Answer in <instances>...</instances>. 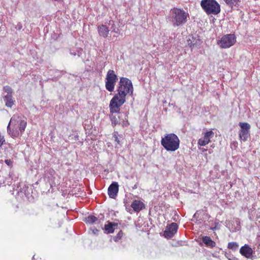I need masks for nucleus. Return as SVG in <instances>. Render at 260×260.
Returning <instances> with one entry per match:
<instances>
[{
    "label": "nucleus",
    "mask_w": 260,
    "mask_h": 260,
    "mask_svg": "<svg viewBox=\"0 0 260 260\" xmlns=\"http://www.w3.org/2000/svg\"><path fill=\"white\" fill-rule=\"evenodd\" d=\"M117 91L110 102L109 108L111 113H119L120 107L126 101V96L133 94L134 88L132 81L126 77H120L117 86Z\"/></svg>",
    "instance_id": "obj_1"
},
{
    "label": "nucleus",
    "mask_w": 260,
    "mask_h": 260,
    "mask_svg": "<svg viewBox=\"0 0 260 260\" xmlns=\"http://www.w3.org/2000/svg\"><path fill=\"white\" fill-rule=\"evenodd\" d=\"M189 17L188 13L183 9L174 8L170 11L169 15L167 19H170L174 27L184 24Z\"/></svg>",
    "instance_id": "obj_2"
},
{
    "label": "nucleus",
    "mask_w": 260,
    "mask_h": 260,
    "mask_svg": "<svg viewBox=\"0 0 260 260\" xmlns=\"http://www.w3.org/2000/svg\"><path fill=\"white\" fill-rule=\"evenodd\" d=\"M180 140L175 134H167L164 137V148L167 151H175L179 148Z\"/></svg>",
    "instance_id": "obj_3"
},
{
    "label": "nucleus",
    "mask_w": 260,
    "mask_h": 260,
    "mask_svg": "<svg viewBox=\"0 0 260 260\" xmlns=\"http://www.w3.org/2000/svg\"><path fill=\"white\" fill-rule=\"evenodd\" d=\"M201 6L208 15H217L220 12V7L215 0H202Z\"/></svg>",
    "instance_id": "obj_4"
},
{
    "label": "nucleus",
    "mask_w": 260,
    "mask_h": 260,
    "mask_svg": "<svg viewBox=\"0 0 260 260\" xmlns=\"http://www.w3.org/2000/svg\"><path fill=\"white\" fill-rule=\"evenodd\" d=\"M118 77L114 71L109 70L106 75L105 87L109 92H112L114 90L116 83L118 81Z\"/></svg>",
    "instance_id": "obj_5"
},
{
    "label": "nucleus",
    "mask_w": 260,
    "mask_h": 260,
    "mask_svg": "<svg viewBox=\"0 0 260 260\" xmlns=\"http://www.w3.org/2000/svg\"><path fill=\"white\" fill-rule=\"evenodd\" d=\"M236 41L234 34H228L222 37L217 42V44L222 48H228L233 46Z\"/></svg>",
    "instance_id": "obj_6"
},
{
    "label": "nucleus",
    "mask_w": 260,
    "mask_h": 260,
    "mask_svg": "<svg viewBox=\"0 0 260 260\" xmlns=\"http://www.w3.org/2000/svg\"><path fill=\"white\" fill-rule=\"evenodd\" d=\"M240 129L239 132V137L240 140L245 142L250 137V125L247 122H240L239 123Z\"/></svg>",
    "instance_id": "obj_7"
},
{
    "label": "nucleus",
    "mask_w": 260,
    "mask_h": 260,
    "mask_svg": "<svg viewBox=\"0 0 260 260\" xmlns=\"http://www.w3.org/2000/svg\"><path fill=\"white\" fill-rule=\"evenodd\" d=\"M178 229V225L177 223L172 222L168 224L164 231V237L167 239L172 238L177 233Z\"/></svg>",
    "instance_id": "obj_8"
},
{
    "label": "nucleus",
    "mask_w": 260,
    "mask_h": 260,
    "mask_svg": "<svg viewBox=\"0 0 260 260\" xmlns=\"http://www.w3.org/2000/svg\"><path fill=\"white\" fill-rule=\"evenodd\" d=\"M202 43V41L198 36L196 37L189 36L187 40V45L191 48V50L194 48H199Z\"/></svg>",
    "instance_id": "obj_9"
},
{
    "label": "nucleus",
    "mask_w": 260,
    "mask_h": 260,
    "mask_svg": "<svg viewBox=\"0 0 260 260\" xmlns=\"http://www.w3.org/2000/svg\"><path fill=\"white\" fill-rule=\"evenodd\" d=\"M214 133L212 131H209L204 133V137L199 139L198 144L200 146H204L209 144L211 139L214 137Z\"/></svg>",
    "instance_id": "obj_10"
},
{
    "label": "nucleus",
    "mask_w": 260,
    "mask_h": 260,
    "mask_svg": "<svg viewBox=\"0 0 260 260\" xmlns=\"http://www.w3.org/2000/svg\"><path fill=\"white\" fill-rule=\"evenodd\" d=\"M240 254L247 258L253 259V254L254 251L247 244H245L242 246L240 249Z\"/></svg>",
    "instance_id": "obj_11"
},
{
    "label": "nucleus",
    "mask_w": 260,
    "mask_h": 260,
    "mask_svg": "<svg viewBox=\"0 0 260 260\" xmlns=\"http://www.w3.org/2000/svg\"><path fill=\"white\" fill-rule=\"evenodd\" d=\"M119 190V185L117 182H113L109 186L108 193L109 197L112 199H115L117 196Z\"/></svg>",
    "instance_id": "obj_12"
},
{
    "label": "nucleus",
    "mask_w": 260,
    "mask_h": 260,
    "mask_svg": "<svg viewBox=\"0 0 260 260\" xmlns=\"http://www.w3.org/2000/svg\"><path fill=\"white\" fill-rule=\"evenodd\" d=\"M229 228L232 232H236L240 229V221L237 218H233L229 224Z\"/></svg>",
    "instance_id": "obj_13"
},
{
    "label": "nucleus",
    "mask_w": 260,
    "mask_h": 260,
    "mask_svg": "<svg viewBox=\"0 0 260 260\" xmlns=\"http://www.w3.org/2000/svg\"><path fill=\"white\" fill-rule=\"evenodd\" d=\"M131 207L135 212H139L145 208V205L144 203L140 200H135L132 203Z\"/></svg>",
    "instance_id": "obj_14"
},
{
    "label": "nucleus",
    "mask_w": 260,
    "mask_h": 260,
    "mask_svg": "<svg viewBox=\"0 0 260 260\" xmlns=\"http://www.w3.org/2000/svg\"><path fill=\"white\" fill-rule=\"evenodd\" d=\"M97 29L99 35L101 37L107 38L108 36L110 30L106 25H100L98 26Z\"/></svg>",
    "instance_id": "obj_15"
},
{
    "label": "nucleus",
    "mask_w": 260,
    "mask_h": 260,
    "mask_svg": "<svg viewBox=\"0 0 260 260\" xmlns=\"http://www.w3.org/2000/svg\"><path fill=\"white\" fill-rule=\"evenodd\" d=\"M4 101L6 107L11 108L14 105L15 100L13 99L12 95H5L3 96Z\"/></svg>",
    "instance_id": "obj_16"
},
{
    "label": "nucleus",
    "mask_w": 260,
    "mask_h": 260,
    "mask_svg": "<svg viewBox=\"0 0 260 260\" xmlns=\"http://www.w3.org/2000/svg\"><path fill=\"white\" fill-rule=\"evenodd\" d=\"M202 241L207 247L213 248L216 245V243L208 236L203 237L202 238Z\"/></svg>",
    "instance_id": "obj_17"
},
{
    "label": "nucleus",
    "mask_w": 260,
    "mask_h": 260,
    "mask_svg": "<svg viewBox=\"0 0 260 260\" xmlns=\"http://www.w3.org/2000/svg\"><path fill=\"white\" fill-rule=\"evenodd\" d=\"M118 225L117 223L108 222V224L105 225V230L108 233H113L114 232V227Z\"/></svg>",
    "instance_id": "obj_18"
},
{
    "label": "nucleus",
    "mask_w": 260,
    "mask_h": 260,
    "mask_svg": "<svg viewBox=\"0 0 260 260\" xmlns=\"http://www.w3.org/2000/svg\"><path fill=\"white\" fill-rule=\"evenodd\" d=\"M8 132L9 134L13 138H17L19 135V132L17 129H11L10 128V124L8 126Z\"/></svg>",
    "instance_id": "obj_19"
},
{
    "label": "nucleus",
    "mask_w": 260,
    "mask_h": 260,
    "mask_svg": "<svg viewBox=\"0 0 260 260\" xmlns=\"http://www.w3.org/2000/svg\"><path fill=\"white\" fill-rule=\"evenodd\" d=\"M84 221L87 223L92 224L98 221V218L94 215H89L85 218Z\"/></svg>",
    "instance_id": "obj_20"
},
{
    "label": "nucleus",
    "mask_w": 260,
    "mask_h": 260,
    "mask_svg": "<svg viewBox=\"0 0 260 260\" xmlns=\"http://www.w3.org/2000/svg\"><path fill=\"white\" fill-rule=\"evenodd\" d=\"M27 125V122L25 120H22L19 124V130L21 133H23Z\"/></svg>",
    "instance_id": "obj_21"
},
{
    "label": "nucleus",
    "mask_w": 260,
    "mask_h": 260,
    "mask_svg": "<svg viewBox=\"0 0 260 260\" xmlns=\"http://www.w3.org/2000/svg\"><path fill=\"white\" fill-rule=\"evenodd\" d=\"M239 247V244L236 242H231L228 244V248L233 251H236Z\"/></svg>",
    "instance_id": "obj_22"
},
{
    "label": "nucleus",
    "mask_w": 260,
    "mask_h": 260,
    "mask_svg": "<svg viewBox=\"0 0 260 260\" xmlns=\"http://www.w3.org/2000/svg\"><path fill=\"white\" fill-rule=\"evenodd\" d=\"M3 90L7 93V94L6 95H12V93H13V90L12 89V88L8 86V85H6V86H5L4 87H3Z\"/></svg>",
    "instance_id": "obj_23"
},
{
    "label": "nucleus",
    "mask_w": 260,
    "mask_h": 260,
    "mask_svg": "<svg viewBox=\"0 0 260 260\" xmlns=\"http://www.w3.org/2000/svg\"><path fill=\"white\" fill-rule=\"evenodd\" d=\"M112 125L113 126H115L117 124L119 123L118 119L116 116L112 115L110 117Z\"/></svg>",
    "instance_id": "obj_24"
},
{
    "label": "nucleus",
    "mask_w": 260,
    "mask_h": 260,
    "mask_svg": "<svg viewBox=\"0 0 260 260\" xmlns=\"http://www.w3.org/2000/svg\"><path fill=\"white\" fill-rule=\"evenodd\" d=\"M220 225L219 224V223L218 222H215L214 223V226L211 227L210 229L212 231H215L219 230L220 229Z\"/></svg>",
    "instance_id": "obj_25"
},
{
    "label": "nucleus",
    "mask_w": 260,
    "mask_h": 260,
    "mask_svg": "<svg viewBox=\"0 0 260 260\" xmlns=\"http://www.w3.org/2000/svg\"><path fill=\"white\" fill-rule=\"evenodd\" d=\"M119 124H121L123 127L128 126L129 124L127 120L123 121L122 123H119Z\"/></svg>",
    "instance_id": "obj_26"
},
{
    "label": "nucleus",
    "mask_w": 260,
    "mask_h": 260,
    "mask_svg": "<svg viewBox=\"0 0 260 260\" xmlns=\"http://www.w3.org/2000/svg\"><path fill=\"white\" fill-rule=\"evenodd\" d=\"M227 4H234L236 3L238 0H223Z\"/></svg>",
    "instance_id": "obj_27"
},
{
    "label": "nucleus",
    "mask_w": 260,
    "mask_h": 260,
    "mask_svg": "<svg viewBox=\"0 0 260 260\" xmlns=\"http://www.w3.org/2000/svg\"><path fill=\"white\" fill-rule=\"evenodd\" d=\"M5 162L9 166H12L13 165V161L10 159H6Z\"/></svg>",
    "instance_id": "obj_28"
},
{
    "label": "nucleus",
    "mask_w": 260,
    "mask_h": 260,
    "mask_svg": "<svg viewBox=\"0 0 260 260\" xmlns=\"http://www.w3.org/2000/svg\"><path fill=\"white\" fill-rule=\"evenodd\" d=\"M122 235V231H120L117 235V238H121Z\"/></svg>",
    "instance_id": "obj_29"
},
{
    "label": "nucleus",
    "mask_w": 260,
    "mask_h": 260,
    "mask_svg": "<svg viewBox=\"0 0 260 260\" xmlns=\"http://www.w3.org/2000/svg\"><path fill=\"white\" fill-rule=\"evenodd\" d=\"M225 257L229 260V257H231L232 255H231V253H226L225 254Z\"/></svg>",
    "instance_id": "obj_30"
},
{
    "label": "nucleus",
    "mask_w": 260,
    "mask_h": 260,
    "mask_svg": "<svg viewBox=\"0 0 260 260\" xmlns=\"http://www.w3.org/2000/svg\"><path fill=\"white\" fill-rule=\"evenodd\" d=\"M229 260H238V258L232 255L231 257H229Z\"/></svg>",
    "instance_id": "obj_31"
},
{
    "label": "nucleus",
    "mask_w": 260,
    "mask_h": 260,
    "mask_svg": "<svg viewBox=\"0 0 260 260\" xmlns=\"http://www.w3.org/2000/svg\"><path fill=\"white\" fill-rule=\"evenodd\" d=\"M115 141H116L117 142L118 144L119 143V140L116 136L115 137Z\"/></svg>",
    "instance_id": "obj_32"
},
{
    "label": "nucleus",
    "mask_w": 260,
    "mask_h": 260,
    "mask_svg": "<svg viewBox=\"0 0 260 260\" xmlns=\"http://www.w3.org/2000/svg\"><path fill=\"white\" fill-rule=\"evenodd\" d=\"M117 30H119L118 29ZM113 31L115 32H116V33L118 32V31H116V30L115 29L114 30H113Z\"/></svg>",
    "instance_id": "obj_33"
},
{
    "label": "nucleus",
    "mask_w": 260,
    "mask_h": 260,
    "mask_svg": "<svg viewBox=\"0 0 260 260\" xmlns=\"http://www.w3.org/2000/svg\"><path fill=\"white\" fill-rule=\"evenodd\" d=\"M14 118H15V116H13V117L11 118L10 122H11L12 121V120H13V119H14Z\"/></svg>",
    "instance_id": "obj_34"
},
{
    "label": "nucleus",
    "mask_w": 260,
    "mask_h": 260,
    "mask_svg": "<svg viewBox=\"0 0 260 260\" xmlns=\"http://www.w3.org/2000/svg\"><path fill=\"white\" fill-rule=\"evenodd\" d=\"M133 188V189H136V188H137V186L136 185H135L134 186Z\"/></svg>",
    "instance_id": "obj_35"
},
{
    "label": "nucleus",
    "mask_w": 260,
    "mask_h": 260,
    "mask_svg": "<svg viewBox=\"0 0 260 260\" xmlns=\"http://www.w3.org/2000/svg\"><path fill=\"white\" fill-rule=\"evenodd\" d=\"M161 144L162 145V138H161V140L160 141Z\"/></svg>",
    "instance_id": "obj_36"
}]
</instances>
